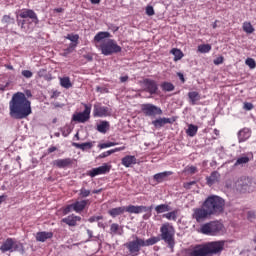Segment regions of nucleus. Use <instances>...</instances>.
<instances>
[{
    "label": "nucleus",
    "instance_id": "49530a36",
    "mask_svg": "<svg viewBox=\"0 0 256 256\" xmlns=\"http://www.w3.org/2000/svg\"><path fill=\"white\" fill-rule=\"evenodd\" d=\"M245 64L248 67H250V69H255V67H256V63H255V60L253 58L246 59Z\"/></svg>",
    "mask_w": 256,
    "mask_h": 256
},
{
    "label": "nucleus",
    "instance_id": "20e7f679",
    "mask_svg": "<svg viewBox=\"0 0 256 256\" xmlns=\"http://www.w3.org/2000/svg\"><path fill=\"white\" fill-rule=\"evenodd\" d=\"M225 227L223 223L219 221H211L203 224L200 227V233L203 235H209L210 237H216L217 235H223Z\"/></svg>",
    "mask_w": 256,
    "mask_h": 256
},
{
    "label": "nucleus",
    "instance_id": "473e14b6",
    "mask_svg": "<svg viewBox=\"0 0 256 256\" xmlns=\"http://www.w3.org/2000/svg\"><path fill=\"white\" fill-rule=\"evenodd\" d=\"M73 147H76V149H81V151H87V149H91L93 147V143L91 142H86L79 144L77 142L72 143Z\"/></svg>",
    "mask_w": 256,
    "mask_h": 256
},
{
    "label": "nucleus",
    "instance_id": "39448f33",
    "mask_svg": "<svg viewBox=\"0 0 256 256\" xmlns=\"http://www.w3.org/2000/svg\"><path fill=\"white\" fill-rule=\"evenodd\" d=\"M161 239L168 243L170 247L175 245V228L169 223L162 224L160 228Z\"/></svg>",
    "mask_w": 256,
    "mask_h": 256
},
{
    "label": "nucleus",
    "instance_id": "7c9ffc66",
    "mask_svg": "<svg viewBox=\"0 0 256 256\" xmlns=\"http://www.w3.org/2000/svg\"><path fill=\"white\" fill-rule=\"evenodd\" d=\"M109 37H111V33L109 32H98L94 37V41L95 43H101L103 39H109Z\"/></svg>",
    "mask_w": 256,
    "mask_h": 256
},
{
    "label": "nucleus",
    "instance_id": "393cba45",
    "mask_svg": "<svg viewBox=\"0 0 256 256\" xmlns=\"http://www.w3.org/2000/svg\"><path fill=\"white\" fill-rule=\"evenodd\" d=\"M220 177H221V174H219V172H217V171L212 172L211 175L206 178L207 185H209L210 187H211V185H215V183H217V181H219Z\"/></svg>",
    "mask_w": 256,
    "mask_h": 256
},
{
    "label": "nucleus",
    "instance_id": "a211bd4d",
    "mask_svg": "<svg viewBox=\"0 0 256 256\" xmlns=\"http://www.w3.org/2000/svg\"><path fill=\"white\" fill-rule=\"evenodd\" d=\"M65 39H68L69 41H71V44L65 50V53L66 54L72 53L75 50V47L79 45V36L77 34H68L67 36H65Z\"/></svg>",
    "mask_w": 256,
    "mask_h": 256
},
{
    "label": "nucleus",
    "instance_id": "423d86ee",
    "mask_svg": "<svg viewBox=\"0 0 256 256\" xmlns=\"http://www.w3.org/2000/svg\"><path fill=\"white\" fill-rule=\"evenodd\" d=\"M102 55L106 57L115 53H121V46L117 45V42L113 39H108L100 44L99 47Z\"/></svg>",
    "mask_w": 256,
    "mask_h": 256
},
{
    "label": "nucleus",
    "instance_id": "1a4fd4ad",
    "mask_svg": "<svg viewBox=\"0 0 256 256\" xmlns=\"http://www.w3.org/2000/svg\"><path fill=\"white\" fill-rule=\"evenodd\" d=\"M238 186L241 187L242 193H253L256 189V182L250 177H241L238 181Z\"/></svg>",
    "mask_w": 256,
    "mask_h": 256
},
{
    "label": "nucleus",
    "instance_id": "338daca9",
    "mask_svg": "<svg viewBox=\"0 0 256 256\" xmlns=\"http://www.w3.org/2000/svg\"><path fill=\"white\" fill-rule=\"evenodd\" d=\"M178 77L182 81V83H185V77L183 76L182 73H178Z\"/></svg>",
    "mask_w": 256,
    "mask_h": 256
},
{
    "label": "nucleus",
    "instance_id": "b1692460",
    "mask_svg": "<svg viewBox=\"0 0 256 256\" xmlns=\"http://www.w3.org/2000/svg\"><path fill=\"white\" fill-rule=\"evenodd\" d=\"M53 237V232H38L36 234V241H40L41 243H45L47 239H51Z\"/></svg>",
    "mask_w": 256,
    "mask_h": 256
},
{
    "label": "nucleus",
    "instance_id": "4d7b16f0",
    "mask_svg": "<svg viewBox=\"0 0 256 256\" xmlns=\"http://www.w3.org/2000/svg\"><path fill=\"white\" fill-rule=\"evenodd\" d=\"M2 23H11V16L4 15L2 18Z\"/></svg>",
    "mask_w": 256,
    "mask_h": 256
},
{
    "label": "nucleus",
    "instance_id": "680f3d73",
    "mask_svg": "<svg viewBox=\"0 0 256 256\" xmlns=\"http://www.w3.org/2000/svg\"><path fill=\"white\" fill-rule=\"evenodd\" d=\"M146 214L143 215V219L147 220L151 217V210L150 211H146Z\"/></svg>",
    "mask_w": 256,
    "mask_h": 256
},
{
    "label": "nucleus",
    "instance_id": "c756f323",
    "mask_svg": "<svg viewBox=\"0 0 256 256\" xmlns=\"http://www.w3.org/2000/svg\"><path fill=\"white\" fill-rule=\"evenodd\" d=\"M59 81L61 87H63L64 89H71V87H73V83H71V78H69L68 76L59 78Z\"/></svg>",
    "mask_w": 256,
    "mask_h": 256
},
{
    "label": "nucleus",
    "instance_id": "bb28decb",
    "mask_svg": "<svg viewBox=\"0 0 256 256\" xmlns=\"http://www.w3.org/2000/svg\"><path fill=\"white\" fill-rule=\"evenodd\" d=\"M111 235H123V226H120L117 223H113L110 226Z\"/></svg>",
    "mask_w": 256,
    "mask_h": 256
},
{
    "label": "nucleus",
    "instance_id": "052dcab7",
    "mask_svg": "<svg viewBox=\"0 0 256 256\" xmlns=\"http://www.w3.org/2000/svg\"><path fill=\"white\" fill-rule=\"evenodd\" d=\"M191 185H195V181L185 183L184 187H185V189H191Z\"/></svg>",
    "mask_w": 256,
    "mask_h": 256
},
{
    "label": "nucleus",
    "instance_id": "aec40b11",
    "mask_svg": "<svg viewBox=\"0 0 256 256\" xmlns=\"http://www.w3.org/2000/svg\"><path fill=\"white\" fill-rule=\"evenodd\" d=\"M249 137H251V129H249V128H243L242 130H240L238 132L239 143H243V142L247 141V139H249Z\"/></svg>",
    "mask_w": 256,
    "mask_h": 256
},
{
    "label": "nucleus",
    "instance_id": "a19ab883",
    "mask_svg": "<svg viewBox=\"0 0 256 256\" xmlns=\"http://www.w3.org/2000/svg\"><path fill=\"white\" fill-rule=\"evenodd\" d=\"M198 127L193 125V124H190L188 126V129L186 131L187 135H189V137H195V135H197V131H198Z\"/></svg>",
    "mask_w": 256,
    "mask_h": 256
},
{
    "label": "nucleus",
    "instance_id": "58836bf2",
    "mask_svg": "<svg viewBox=\"0 0 256 256\" xmlns=\"http://www.w3.org/2000/svg\"><path fill=\"white\" fill-rule=\"evenodd\" d=\"M242 29L245 33H248L249 35H251V33H254L255 31V28H253L251 22H244L242 25Z\"/></svg>",
    "mask_w": 256,
    "mask_h": 256
},
{
    "label": "nucleus",
    "instance_id": "ddd939ff",
    "mask_svg": "<svg viewBox=\"0 0 256 256\" xmlns=\"http://www.w3.org/2000/svg\"><path fill=\"white\" fill-rule=\"evenodd\" d=\"M109 171H111V165L104 163L102 166L88 171L87 175H89V177H97V175H106Z\"/></svg>",
    "mask_w": 256,
    "mask_h": 256
},
{
    "label": "nucleus",
    "instance_id": "79ce46f5",
    "mask_svg": "<svg viewBox=\"0 0 256 256\" xmlns=\"http://www.w3.org/2000/svg\"><path fill=\"white\" fill-rule=\"evenodd\" d=\"M249 162V157L247 156H241L240 158H238L234 164V167H239V165H247V163Z\"/></svg>",
    "mask_w": 256,
    "mask_h": 256
},
{
    "label": "nucleus",
    "instance_id": "4be33fe9",
    "mask_svg": "<svg viewBox=\"0 0 256 256\" xmlns=\"http://www.w3.org/2000/svg\"><path fill=\"white\" fill-rule=\"evenodd\" d=\"M77 221H81V217L75 215H70L62 219V222L66 223V225H69L70 227H75V225H77Z\"/></svg>",
    "mask_w": 256,
    "mask_h": 256
},
{
    "label": "nucleus",
    "instance_id": "7ed1b4c3",
    "mask_svg": "<svg viewBox=\"0 0 256 256\" xmlns=\"http://www.w3.org/2000/svg\"><path fill=\"white\" fill-rule=\"evenodd\" d=\"M203 207L208 209L211 215H219L225 210V200L217 195H211L204 201Z\"/></svg>",
    "mask_w": 256,
    "mask_h": 256
},
{
    "label": "nucleus",
    "instance_id": "de8ad7c7",
    "mask_svg": "<svg viewBox=\"0 0 256 256\" xmlns=\"http://www.w3.org/2000/svg\"><path fill=\"white\" fill-rule=\"evenodd\" d=\"M62 135L63 137H69V134L71 133V128L69 126H64L62 129Z\"/></svg>",
    "mask_w": 256,
    "mask_h": 256
},
{
    "label": "nucleus",
    "instance_id": "f3484780",
    "mask_svg": "<svg viewBox=\"0 0 256 256\" xmlns=\"http://www.w3.org/2000/svg\"><path fill=\"white\" fill-rule=\"evenodd\" d=\"M19 17H21V19L29 18L32 20V23H35V25L39 23V18L37 17V14L31 9L21 10Z\"/></svg>",
    "mask_w": 256,
    "mask_h": 256
},
{
    "label": "nucleus",
    "instance_id": "a18cd8bd",
    "mask_svg": "<svg viewBox=\"0 0 256 256\" xmlns=\"http://www.w3.org/2000/svg\"><path fill=\"white\" fill-rule=\"evenodd\" d=\"M119 145V143L117 142H106V143H102V144H99V148L100 149H109V147H115Z\"/></svg>",
    "mask_w": 256,
    "mask_h": 256
},
{
    "label": "nucleus",
    "instance_id": "f03ea898",
    "mask_svg": "<svg viewBox=\"0 0 256 256\" xmlns=\"http://www.w3.org/2000/svg\"><path fill=\"white\" fill-rule=\"evenodd\" d=\"M225 249V241H211L204 244H198L188 250L189 256H215L221 255Z\"/></svg>",
    "mask_w": 256,
    "mask_h": 256
},
{
    "label": "nucleus",
    "instance_id": "774afa93",
    "mask_svg": "<svg viewBox=\"0 0 256 256\" xmlns=\"http://www.w3.org/2000/svg\"><path fill=\"white\" fill-rule=\"evenodd\" d=\"M90 2L92 3V5H99V3H101V0H90Z\"/></svg>",
    "mask_w": 256,
    "mask_h": 256
},
{
    "label": "nucleus",
    "instance_id": "f257e3e1",
    "mask_svg": "<svg viewBox=\"0 0 256 256\" xmlns=\"http://www.w3.org/2000/svg\"><path fill=\"white\" fill-rule=\"evenodd\" d=\"M10 116L13 119H27L33 110L31 109V101L27 99L22 92H17L13 94L9 102Z\"/></svg>",
    "mask_w": 256,
    "mask_h": 256
},
{
    "label": "nucleus",
    "instance_id": "5fc2aeb1",
    "mask_svg": "<svg viewBox=\"0 0 256 256\" xmlns=\"http://www.w3.org/2000/svg\"><path fill=\"white\" fill-rule=\"evenodd\" d=\"M186 171H188V173H191L193 175V174L197 173V167L189 166L186 168Z\"/></svg>",
    "mask_w": 256,
    "mask_h": 256
},
{
    "label": "nucleus",
    "instance_id": "2eb2a0df",
    "mask_svg": "<svg viewBox=\"0 0 256 256\" xmlns=\"http://www.w3.org/2000/svg\"><path fill=\"white\" fill-rule=\"evenodd\" d=\"M153 206H135V205H129L126 206V213H131V214H135V215H139L141 213H144L146 211H152Z\"/></svg>",
    "mask_w": 256,
    "mask_h": 256
},
{
    "label": "nucleus",
    "instance_id": "f704fd0d",
    "mask_svg": "<svg viewBox=\"0 0 256 256\" xmlns=\"http://www.w3.org/2000/svg\"><path fill=\"white\" fill-rule=\"evenodd\" d=\"M167 123H171L169 118H159L154 120L152 125H154V127H163V125H167Z\"/></svg>",
    "mask_w": 256,
    "mask_h": 256
},
{
    "label": "nucleus",
    "instance_id": "c85d7f7f",
    "mask_svg": "<svg viewBox=\"0 0 256 256\" xmlns=\"http://www.w3.org/2000/svg\"><path fill=\"white\" fill-rule=\"evenodd\" d=\"M72 161L70 158H65V159H58L54 161V165H56V167H69V165H71Z\"/></svg>",
    "mask_w": 256,
    "mask_h": 256
},
{
    "label": "nucleus",
    "instance_id": "dca6fc26",
    "mask_svg": "<svg viewBox=\"0 0 256 256\" xmlns=\"http://www.w3.org/2000/svg\"><path fill=\"white\" fill-rule=\"evenodd\" d=\"M87 203H89L88 200H82V201H78L74 204H71L64 209V213H70L72 209L74 211H76V213H79V212L83 211V209H85V207H87Z\"/></svg>",
    "mask_w": 256,
    "mask_h": 256
},
{
    "label": "nucleus",
    "instance_id": "2f4dec72",
    "mask_svg": "<svg viewBox=\"0 0 256 256\" xmlns=\"http://www.w3.org/2000/svg\"><path fill=\"white\" fill-rule=\"evenodd\" d=\"M169 175H173V172L166 171V172H161V173L155 174L154 179L158 183H161L163 180L167 179V177H169Z\"/></svg>",
    "mask_w": 256,
    "mask_h": 256
},
{
    "label": "nucleus",
    "instance_id": "603ef678",
    "mask_svg": "<svg viewBox=\"0 0 256 256\" xmlns=\"http://www.w3.org/2000/svg\"><path fill=\"white\" fill-rule=\"evenodd\" d=\"M80 195H81L82 197H89V195H91V191H89V190H87V189H85V188H82V189L80 190Z\"/></svg>",
    "mask_w": 256,
    "mask_h": 256
},
{
    "label": "nucleus",
    "instance_id": "4468645a",
    "mask_svg": "<svg viewBox=\"0 0 256 256\" xmlns=\"http://www.w3.org/2000/svg\"><path fill=\"white\" fill-rule=\"evenodd\" d=\"M94 117H111V110L107 106L95 104L93 110Z\"/></svg>",
    "mask_w": 256,
    "mask_h": 256
},
{
    "label": "nucleus",
    "instance_id": "e433bc0d",
    "mask_svg": "<svg viewBox=\"0 0 256 256\" xmlns=\"http://www.w3.org/2000/svg\"><path fill=\"white\" fill-rule=\"evenodd\" d=\"M161 239L159 237H151L147 240H144V247H151V245H155L156 243H159Z\"/></svg>",
    "mask_w": 256,
    "mask_h": 256
},
{
    "label": "nucleus",
    "instance_id": "0e129e2a",
    "mask_svg": "<svg viewBox=\"0 0 256 256\" xmlns=\"http://www.w3.org/2000/svg\"><path fill=\"white\" fill-rule=\"evenodd\" d=\"M55 151H57V147L55 146H51L50 148H48V153H55Z\"/></svg>",
    "mask_w": 256,
    "mask_h": 256
},
{
    "label": "nucleus",
    "instance_id": "6e6d98bb",
    "mask_svg": "<svg viewBox=\"0 0 256 256\" xmlns=\"http://www.w3.org/2000/svg\"><path fill=\"white\" fill-rule=\"evenodd\" d=\"M244 109H246V111H251V109H253V104L250 102H245Z\"/></svg>",
    "mask_w": 256,
    "mask_h": 256
},
{
    "label": "nucleus",
    "instance_id": "6ab92c4d",
    "mask_svg": "<svg viewBox=\"0 0 256 256\" xmlns=\"http://www.w3.org/2000/svg\"><path fill=\"white\" fill-rule=\"evenodd\" d=\"M143 83H144L145 91L150 93V95H155V93H157V89H158L157 82L151 79H145Z\"/></svg>",
    "mask_w": 256,
    "mask_h": 256
},
{
    "label": "nucleus",
    "instance_id": "cd10ccee",
    "mask_svg": "<svg viewBox=\"0 0 256 256\" xmlns=\"http://www.w3.org/2000/svg\"><path fill=\"white\" fill-rule=\"evenodd\" d=\"M188 97L190 100L191 105H197V101H201V95H199V92H189Z\"/></svg>",
    "mask_w": 256,
    "mask_h": 256
},
{
    "label": "nucleus",
    "instance_id": "8fccbe9b",
    "mask_svg": "<svg viewBox=\"0 0 256 256\" xmlns=\"http://www.w3.org/2000/svg\"><path fill=\"white\" fill-rule=\"evenodd\" d=\"M22 75L25 77V79H31V77H33V72L30 70H23Z\"/></svg>",
    "mask_w": 256,
    "mask_h": 256
},
{
    "label": "nucleus",
    "instance_id": "864d4df0",
    "mask_svg": "<svg viewBox=\"0 0 256 256\" xmlns=\"http://www.w3.org/2000/svg\"><path fill=\"white\" fill-rule=\"evenodd\" d=\"M101 219H103V216H93L89 218V222L90 223H95V221H101Z\"/></svg>",
    "mask_w": 256,
    "mask_h": 256
},
{
    "label": "nucleus",
    "instance_id": "3c124183",
    "mask_svg": "<svg viewBox=\"0 0 256 256\" xmlns=\"http://www.w3.org/2000/svg\"><path fill=\"white\" fill-rule=\"evenodd\" d=\"M247 217L250 221H253V219H256V212L253 210L248 211Z\"/></svg>",
    "mask_w": 256,
    "mask_h": 256
},
{
    "label": "nucleus",
    "instance_id": "e2e57ef3",
    "mask_svg": "<svg viewBox=\"0 0 256 256\" xmlns=\"http://www.w3.org/2000/svg\"><path fill=\"white\" fill-rule=\"evenodd\" d=\"M120 81H121V83H126V81H129V76H121L120 77Z\"/></svg>",
    "mask_w": 256,
    "mask_h": 256
},
{
    "label": "nucleus",
    "instance_id": "c03bdc74",
    "mask_svg": "<svg viewBox=\"0 0 256 256\" xmlns=\"http://www.w3.org/2000/svg\"><path fill=\"white\" fill-rule=\"evenodd\" d=\"M161 88L163 91H173L175 86L171 82H164L162 83Z\"/></svg>",
    "mask_w": 256,
    "mask_h": 256
},
{
    "label": "nucleus",
    "instance_id": "69168bd1",
    "mask_svg": "<svg viewBox=\"0 0 256 256\" xmlns=\"http://www.w3.org/2000/svg\"><path fill=\"white\" fill-rule=\"evenodd\" d=\"M6 199H7V195H2V196H0V204L3 203V202H5Z\"/></svg>",
    "mask_w": 256,
    "mask_h": 256
},
{
    "label": "nucleus",
    "instance_id": "5701e85b",
    "mask_svg": "<svg viewBox=\"0 0 256 256\" xmlns=\"http://www.w3.org/2000/svg\"><path fill=\"white\" fill-rule=\"evenodd\" d=\"M127 212L126 206L112 208L108 211L110 217H119V215H123V213Z\"/></svg>",
    "mask_w": 256,
    "mask_h": 256
},
{
    "label": "nucleus",
    "instance_id": "c9c22d12",
    "mask_svg": "<svg viewBox=\"0 0 256 256\" xmlns=\"http://www.w3.org/2000/svg\"><path fill=\"white\" fill-rule=\"evenodd\" d=\"M97 131L99 133H107L109 131V122L107 121H102L97 125Z\"/></svg>",
    "mask_w": 256,
    "mask_h": 256
},
{
    "label": "nucleus",
    "instance_id": "ea45409f",
    "mask_svg": "<svg viewBox=\"0 0 256 256\" xmlns=\"http://www.w3.org/2000/svg\"><path fill=\"white\" fill-rule=\"evenodd\" d=\"M171 53L174 55V61H180V59H183V52L180 49L173 48Z\"/></svg>",
    "mask_w": 256,
    "mask_h": 256
},
{
    "label": "nucleus",
    "instance_id": "13d9d810",
    "mask_svg": "<svg viewBox=\"0 0 256 256\" xmlns=\"http://www.w3.org/2000/svg\"><path fill=\"white\" fill-rule=\"evenodd\" d=\"M223 63V57H218L214 60V65H221Z\"/></svg>",
    "mask_w": 256,
    "mask_h": 256
},
{
    "label": "nucleus",
    "instance_id": "0eeeda50",
    "mask_svg": "<svg viewBox=\"0 0 256 256\" xmlns=\"http://www.w3.org/2000/svg\"><path fill=\"white\" fill-rule=\"evenodd\" d=\"M132 241L125 243V247L128 249L129 253L134 256L139 255V251H141V247L145 245V239L138 237L137 235H132Z\"/></svg>",
    "mask_w": 256,
    "mask_h": 256
},
{
    "label": "nucleus",
    "instance_id": "72a5a7b5",
    "mask_svg": "<svg viewBox=\"0 0 256 256\" xmlns=\"http://www.w3.org/2000/svg\"><path fill=\"white\" fill-rule=\"evenodd\" d=\"M170 210H171V206H169V204H160L155 207V211L158 215L161 213H167Z\"/></svg>",
    "mask_w": 256,
    "mask_h": 256
},
{
    "label": "nucleus",
    "instance_id": "bf43d9fd",
    "mask_svg": "<svg viewBox=\"0 0 256 256\" xmlns=\"http://www.w3.org/2000/svg\"><path fill=\"white\" fill-rule=\"evenodd\" d=\"M47 73V70L40 69L37 73L38 77H45V74Z\"/></svg>",
    "mask_w": 256,
    "mask_h": 256
},
{
    "label": "nucleus",
    "instance_id": "4c0bfd02",
    "mask_svg": "<svg viewBox=\"0 0 256 256\" xmlns=\"http://www.w3.org/2000/svg\"><path fill=\"white\" fill-rule=\"evenodd\" d=\"M177 210H173L166 214H163L164 219H168V221H177Z\"/></svg>",
    "mask_w": 256,
    "mask_h": 256
},
{
    "label": "nucleus",
    "instance_id": "37998d69",
    "mask_svg": "<svg viewBox=\"0 0 256 256\" xmlns=\"http://www.w3.org/2000/svg\"><path fill=\"white\" fill-rule=\"evenodd\" d=\"M199 53H209L211 51V44H201L198 46Z\"/></svg>",
    "mask_w": 256,
    "mask_h": 256
},
{
    "label": "nucleus",
    "instance_id": "6e6552de",
    "mask_svg": "<svg viewBox=\"0 0 256 256\" xmlns=\"http://www.w3.org/2000/svg\"><path fill=\"white\" fill-rule=\"evenodd\" d=\"M0 251L2 253H7V251H10L13 253V251H20L23 253V244L21 242H17L13 240L12 238H8L0 247Z\"/></svg>",
    "mask_w": 256,
    "mask_h": 256
},
{
    "label": "nucleus",
    "instance_id": "09e8293b",
    "mask_svg": "<svg viewBox=\"0 0 256 256\" xmlns=\"http://www.w3.org/2000/svg\"><path fill=\"white\" fill-rule=\"evenodd\" d=\"M146 15H148L149 17H153V15H155V10L153 9V6L146 7Z\"/></svg>",
    "mask_w": 256,
    "mask_h": 256
},
{
    "label": "nucleus",
    "instance_id": "f8f14e48",
    "mask_svg": "<svg viewBox=\"0 0 256 256\" xmlns=\"http://www.w3.org/2000/svg\"><path fill=\"white\" fill-rule=\"evenodd\" d=\"M141 111L146 115V117H155V115H161L163 113L161 108L153 104H142Z\"/></svg>",
    "mask_w": 256,
    "mask_h": 256
},
{
    "label": "nucleus",
    "instance_id": "9b49d317",
    "mask_svg": "<svg viewBox=\"0 0 256 256\" xmlns=\"http://www.w3.org/2000/svg\"><path fill=\"white\" fill-rule=\"evenodd\" d=\"M211 212L209 211V208H205L204 206L201 208H195L193 210V219L197 221V223H201L205 221V219H209L211 217Z\"/></svg>",
    "mask_w": 256,
    "mask_h": 256
},
{
    "label": "nucleus",
    "instance_id": "a878e982",
    "mask_svg": "<svg viewBox=\"0 0 256 256\" xmlns=\"http://www.w3.org/2000/svg\"><path fill=\"white\" fill-rule=\"evenodd\" d=\"M125 149H126L125 146L114 148V149L108 150L106 152H103L98 157H99V159H105V157H109V155H113V153H117L119 151H125Z\"/></svg>",
    "mask_w": 256,
    "mask_h": 256
},
{
    "label": "nucleus",
    "instance_id": "9d476101",
    "mask_svg": "<svg viewBox=\"0 0 256 256\" xmlns=\"http://www.w3.org/2000/svg\"><path fill=\"white\" fill-rule=\"evenodd\" d=\"M83 112H76L72 116V121H76V123H87L91 117V106L84 104Z\"/></svg>",
    "mask_w": 256,
    "mask_h": 256
},
{
    "label": "nucleus",
    "instance_id": "412c9836",
    "mask_svg": "<svg viewBox=\"0 0 256 256\" xmlns=\"http://www.w3.org/2000/svg\"><path fill=\"white\" fill-rule=\"evenodd\" d=\"M122 165L124 167H131L132 165H136L137 164V158L135 156H131V155H127L125 157L122 158Z\"/></svg>",
    "mask_w": 256,
    "mask_h": 256
}]
</instances>
